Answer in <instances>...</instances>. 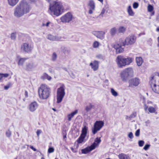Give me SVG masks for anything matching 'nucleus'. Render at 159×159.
<instances>
[{
  "instance_id": "nucleus-26",
  "label": "nucleus",
  "mask_w": 159,
  "mask_h": 159,
  "mask_svg": "<svg viewBox=\"0 0 159 159\" xmlns=\"http://www.w3.org/2000/svg\"><path fill=\"white\" fill-rule=\"evenodd\" d=\"M27 59L25 58H20L18 60V64L19 66H23L25 61Z\"/></svg>"
},
{
  "instance_id": "nucleus-22",
  "label": "nucleus",
  "mask_w": 159,
  "mask_h": 159,
  "mask_svg": "<svg viewBox=\"0 0 159 159\" xmlns=\"http://www.w3.org/2000/svg\"><path fill=\"white\" fill-rule=\"evenodd\" d=\"M78 112V111L77 110H75L74 111L72 112L70 114H69L67 115L68 120L69 121H70L72 118Z\"/></svg>"
},
{
  "instance_id": "nucleus-34",
  "label": "nucleus",
  "mask_w": 159,
  "mask_h": 159,
  "mask_svg": "<svg viewBox=\"0 0 159 159\" xmlns=\"http://www.w3.org/2000/svg\"><path fill=\"white\" fill-rule=\"evenodd\" d=\"M85 138V137L82 136L81 135H80L79 138L77 140V142L78 143H82V142L84 141Z\"/></svg>"
},
{
  "instance_id": "nucleus-3",
  "label": "nucleus",
  "mask_w": 159,
  "mask_h": 159,
  "mask_svg": "<svg viewBox=\"0 0 159 159\" xmlns=\"http://www.w3.org/2000/svg\"><path fill=\"white\" fill-rule=\"evenodd\" d=\"M38 92L39 98L42 100L47 99L50 96L51 89L45 84H42L39 88Z\"/></svg>"
},
{
  "instance_id": "nucleus-38",
  "label": "nucleus",
  "mask_w": 159,
  "mask_h": 159,
  "mask_svg": "<svg viewBox=\"0 0 159 159\" xmlns=\"http://www.w3.org/2000/svg\"><path fill=\"white\" fill-rule=\"evenodd\" d=\"M136 116V112H133L129 116H126V119L130 120L131 118H134Z\"/></svg>"
},
{
  "instance_id": "nucleus-52",
  "label": "nucleus",
  "mask_w": 159,
  "mask_h": 159,
  "mask_svg": "<svg viewBox=\"0 0 159 159\" xmlns=\"http://www.w3.org/2000/svg\"><path fill=\"white\" fill-rule=\"evenodd\" d=\"M128 137L130 139H133L134 137L133 133L132 132L129 133L128 134Z\"/></svg>"
},
{
  "instance_id": "nucleus-47",
  "label": "nucleus",
  "mask_w": 159,
  "mask_h": 159,
  "mask_svg": "<svg viewBox=\"0 0 159 159\" xmlns=\"http://www.w3.org/2000/svg\"><path fill=\"white\" fill-rule=\"evenodd\" d=\"M105 11V9L104 8H103L101 13L99 15L98 17H102L103 16V15L104 14Z\"/></svg>"
},
{
  "instance_id": "nucleus-12",
  "label": "nucleus",
  "mask_w": 159,
  "mask_h": 159,
  "mask_svg": "<svg viewBox=\"0 0 159 159\" xmlns=\"http://www.w3.org/2000/svg\"><path fill=\"white\" fill-rule=\"evenodd\" d=\"M36 66L35 64L32 62L27 63L24 67V69L26 71H31L33 70Z\"/></svg>"
},
{
  "instance_id": "nucleus-11",
  "label": "nucleus",
  "mask_w": 159,
  "mask_h": 159,
  "mask_svg": "<svg viewBox=\"0 0 159 159\" xmlns=\"http://www.w3.org/2000/svg\"><path fill=\"white\" fill-rule=\"evenodd\" d=\"M116 61L118 66L120 68H122L125 66L124 57L121 56H118L116 59Z\"/></svg>"
},
{
  "instance_id": "nucleus-13",
  "label": "nucleus",
  "mask_w": 159,
  "mask_h": 159,
  "mask_svg": "<svg viewBox=\"0 0 159 159\" xmlns=\"http://www.w3.org/2000/svg\"><path fill=\"white\" fill-rule=\"evenodd\" d=\"M92 34L97 38L102 39L104 38L105 33L103 31H94L93 32Z\"/></svg>"
},
{
  "instance_id": "nucleus-55",
  "label": "nucleus",
  "mask_w": 159,
  "mask_h": 159,
  "mask_svg": "<svg viewBox=\"0 0 159 159\" xmlns=\"http://www.w3.org/2000/svg\"><path fill=\"white\" fill-rule=\"evenodd\" d=\"M42 131L41 130L38 129L37 130L36 132V134L38 137H39V136L40 134H41L42 133Z\"/></svg>"
},
{
  "instance_id": "nucleus-50",
  "label": "nucleus",
  "mask_w": 159,
  "mask_h": 159,
  "mask_svg": "<svg viewBox=\"0 0 159 159\" xmlns=\"http://www.w3.org/2000/svg\"><path fill=\"white\" fill-rule=\"evenodd\" d=\"M96 57L99 59H103V57L102 54H98L96 56Z\"/></svg>"
},
{
  "instance_id": "nucleus-31",
  "label": "nucleus",
  "mask_w": 159,
  "mask_h": 159,
  "mask_svg": "<svg viewBox=\"0 0 159 159\" xmlns=\"http://www.w3.org/2000/svg\"><path fill=\"white\" fill-rule=\"evenodd\" d=\"M41 78L42 79L44 80L46 79L48 80H50L52 79L51 77L46 73H44L42 76Z\"/></svg>"
},
{
  "instance_id": "nucleus-61",
  "label": "nucleus",
  "mask_w": 159,
  "mask_h": 159,
  "mask_svg": "<svg viewBox=\"0 0 159 159\" xmlns=\"http://www.w3.org/2000/svg\"><path fill=\"white\" fill-rule=\"evenodd\" d=\"M70 76L73 78H74L75 77V75L73 73H71Z\"/></svg>"
},
{
  "instance_id": "nucleus-15",
  "label": "nucleus",
  "mask_w": 159,
  "mask_h": 159,
  "mask_svg": "<svg viewBox=\"0 0 159 159\" xmlns=\"http://www.w3.org/2000/svg\"><path fill=\"white\" fill-rule=\"evenodd\" d=\"M99 62L96 60H95L93 61L90 63L89 65L91 66L92 69L95 71L97 70L98 68Z\"/></svg>"
},
{
  "instance_id": "nucleus-1",
  "label": "nucleus",
  "mask_w": 159,
  "mask_h": 159,
  "mask_svg": "<svg viewBox=\"0 0 159 159\" xmlns=\"http://www.w3.org/2000/svg\"><path fill=\"white\" fill-rule=\"evenodd\" d=\"M31 9V6L28 3L25 1H22L14 8V15L16 17L20 18L29 13Z\"/></svg>"
},
{
  "instance_id": "nucleus-7",
  "label": "nucleus",
  "mask_w": 159,
  "mask_h": 159,
  "mask_svg": "<svg viewBox=\"0 0 159 159\" xmlns=\"http://www.w3.org/2000/svg\"><path fill=\"white\" fill-rule=\"evenodd\" d=\"M104 124L103 121L101 120L96 121L93 127L92 128V131L93 134H95L98 131L100 130Z\"/></svg>"
},
{
  "instance_id": "nucleus-57",
  "label": "nucleus",
  "mask_w": 159,
  "mask_h": 159,
  "mask_svg": "<svg viewBox=\"0 0 159 159\" xmlns=\"http://www.w3.org/2000/svg\"><path fill=\"white\" fill-rule=\"evenodd\" d=\"M30 148L33 150L34 151H37V149L34 148V147L32 146H30Z\"/></svg>"
},
{
  "instance_id": "nucleus-63",
  "label": "nucleus",
  "mask_w": 159,
  "mask_h": 159,
  "mask_svg": "<svg viewBox=\"0 0 159 159\" xmlns=\"http://www.w3.org/2000/svg\"><path fill=\"white\" fill-rule=\"evenodd\" d=\"M105 82L106 83H108V80H106L105 81Z\"/></svg>"
},
{
  "instance_id": "nucleus-9",
  "label": "nucleus",
  "mask_w": 159,
  "mask_h": 159,
  "mask_svg": "<svg viewBox=\"0 0 159 159\" xmlns=\"http://www.w3.org/2000/svg\"><path fill=\"white\" fill-rule=\"evenodd\" d=\"M73 18V16L70 12H68L62 16L61 20L63 23H68L71 21Z\"/></svg>"
},
{
  "instance_id": "nucleus-64",
  "label": "nucleus",
  "mask_w": 159,
  "mask_h": 159,
  "mask_svg": "<svg viewBox=\"0 0 159 159\" xmlns=\"http://www.w3.org/2000/svg\"><path fill=\"white\" fill-rule=\"evenodd\" d=\"M144 33H140V34H139V36H141V35H144Z\"/></svg>"
},
{
  "instance_id": "nucleus-45",
  "label": "nucleus",
  "mask_w": 159,
  "mask_h": 159,
  "mask_svg": "<svg viewBox=\"0 0 159 159\" xmlns=\"http://www.w3.org/2000/svg\"><path fill=\"white\" fill-rule=\"evenodd\" d=\"M144 143V142L143 140H139L138 142L139 146L140 147L143 146Z\"/></svg>"
},
{
  "instance_id": "nucleus-43",
  "label": "nucleus",
  "mask_w": 159,
  "mask_h": 159,
  "mask_svg": "<svg viewBox=\"0 0 159 159\" xmlns=\"http://www.w3.org/2000/svg\"><path fill=\"white\" fill-rule=\"evenodd\" d=\"M54 149L52 147H49L48 150V153H50L54 152Z\"/></svg>"
},
{
  "instance_id": "nucleus-32",
  "label": "nucleus",
  "mask_w": 159,
  "mask_h": 159,
  "mask_svg": "<svg viewBox=\"0 0 159 159\" xmlns=\"http://www.w3.org/2000/svg\"><path fill=\"white\" fill-rule=\"evenodd\" d=\"M126 30V28L124 26H121L118 29V32L120 33H124Z\"/></svg>"
},
{
  "instance_id": "nucleus-35",
  "label": "nucleus",
  "mask_w": 159,
  "mask_h": 159,
  "mask_svg": "<svg viewBox=\"0 0 159 159\" xmlns=\"http://www.w3.org/2000/svg\"><path fill=\"white\" fill-rule=\"evenodd\" d=\"M111 93L112 95L114 97H116L118 95V93L113 88H111Z\"/></svg>"
},
{
  "instance_id": "nucleus-29",
  "label": "nucleus",
  "mask_w": 159,
  "mask_h": 159,
  "mask_svg": "<svg viewBox=\"0 0 159 159\" xmlns=\"http://www.w3.org/2000/svg\"><path fill=\"white\" fill-rule=\"evenodd\" d=\"M127 11L129 16H133L134 15V13L133 11V10L131 8V7L130 6H128L127 10Z\"/></svg>"
},
{
  "instance_id": "nucleus-20",
  "label": "nucleus",
  "mask_w": 159,
  "mask_h": 159,
  "mask_svg": "<svg viewBox=\"0 0 159 159\" xmlns=\"http://www.w3.org/2000/svg\"><path fill=\"white\" fill-rule=\"evenodd\" d=\"M120 75L122 81H125L129 77L125 70L121 72Z\"/></svg>"
},
{
  "instance_id": "nucleus-53",
  "label": "nucleus",
  "mask_w": 159,
  "mask_h": 159,
  "mask_svg": "<svg viewBox=\"0 0 159 159\" xmlns=\"http://www.w3.org/2000/svg\"><path fill=\"white\" fill-rule=\"evenodd\" d=\"M1 75L2 76V79L3 77H7L9 76V74L7 73L1 74Z\"/></svg>"
},
{
  "instance_id": "nucleus-56",
  "label": "nucleus",
  "mask_w": 159,
  "mask_h": 159,
  "mask_svg": "<svg viewBox=\"0 0 159 159\" xmlns=\"http://www.w3.org/2000/svg\"><path fill=\"white\" fill-rule=\"evenodd\" d=\"M50 23V22H49V21H48V22L46 24H44L43 23V26H46V27H48L49 26V24Z\"/></svg>"
},
{
  "instance_id": "nucleus-21",
  "label": "nucleus",
  "mask_w": 159,
  "mask_h": 159,
  "mask_svg": "<svg viewBox=\"0 0 159 159\" xmlns=\"http://www.w3.org/2000/svg\"><path fill=\"white\" fill-rule=\"evenodd\" d=\"M88 130V127L85 125L84 126V127L82 128L81 133L80 135L86 137L87 135Z\"/></svg>"
},
{
  "instance_id": "nucleus-36",
  "label": "nucleus",
  "mask_w": 159,
  "mask_h": 159,
  "mask_svg": "<svg viewBox=\"0 0 159 159\" xmlns=\"http://www.w3.org/2000/svg\"><path fill=\"white\" fill-rule=\"evenodd\" d=\"M148 110L150 113H154L156 111V107H150L148 108Z\"/></svg>"
},
{
  "instance_id": "nucleus-19",
  "label": "nucleus",
  "mask_w": 159,
  "mask_h": 159,
  "mask_svg": "<svg viewBox=\"0 0 159 159\" xmlns=\"http://www.w3.org/2000/svg\"><path fill=\"white\" fill-rule=\"evenodd\" d=\"M133 59L130 57H124L125 66L129 65L133 61Z\"/></svg>"
},
{
  "instance_id": "nucleus-5",
  "label": "nucleus",
  "mask_w": 159,
  "mask_h": 159,
  "mask_svg": "<svg viewBox=\"0 0 159 159\" xmlns=\"http://www.w3.org/2000/svg\"><path fill=\"white\" fill-rule=\"evenodd\" d=\"M136 39V37L134 35H129L126 37L125 41L122 40L120 45L125 46L132 45L135 42Z\"/></svg>"
},
{
  "instance_id": "nucleus-49",
  "label": "nucleus",
  "mask_w": 159,
  "mask_h": 159,
  "mask_svg": "<svg viewBox=\"0 0 159 159\" xmlns=\"http://www.w3.org/2000/svg\"><path fill=\"white\" fill-rule=\"evenodd\" d=\"M16 38V33H12L11 34V38L12 39L14 40Z\"/></svg>"
},
{
  "instance_id": "nucleus-37",
  "label": "nucleus",
  "mask_w": 159,
  "mask_h": 159,
  "mask_svg": "<svg viewBox=\"0 0 159 159\" xmlns=\"http://www.w3.org/2000/svg\"><path fill=\"white\" fill-rule=\"evenodd\" d=\"M57 54L55 52H53L52 55V57H51V59L53 61H56L57 58Z\"/></svg>"
},
{
  "instance_id": "nucleus-14",
  "label": "nucleus",
  "mask_w": 159,
  "mask_h": 159,
  "mask_svg": "<svg viewBox=\"0 0 159 159\" xmlns=\"http://www.w3.org/2000/svg\"><path fill=\"white\" fill-rule=\"evenodd\" d=\"M38 107V104L36 102H31L29 106V109L30 111L34 112L35 111Z\"/></svg>"
},
{
  "instance_id": "nucleus-28",
  "label": "nucleus",
  "mask_w": 159,
  "mask_h": 159,
  "mask_svg": "<svg viewBox=\"0 0 159 159\" xmlns=\"http://www.w3.org/2000/svg\"><path fill=\"white\" fill-rule=\"evenodd\" d=\"M118 157L120 159H130L128 155L123 153L119 154Z\"/></svg>"
},
{
  "instance_id": "nucleus-62",
  "label": "nucleus",
  "mask_w": 159,
  "mask_h": 159,
  "mask_svg": "<svg viewBox=\"0 0 159 159\" xmlns=\"http://www.w3.org/2000/svg\"><path fill=\"white\" fill-rule=\"evenodd\" d=\"M25 96L26 97H28V92L26 91H25Z\"/></svg>"
},
{
  "instance_id": "nucleus-25",
  "label": "nucleus",
  "mask_w": 159,
  "mask_h": 159,
  "mask_svg": "<svg viewBox=\"0 0 159 159\" xmlns=\"http://www.w3.org/2000/svg\"><path fill=\"white\" fill-rule=\"evenodd\" d=\"M47 38L48 39L52 41H56L58 40H59V38L51 34H48L47 37Z\"/></svg>"
},
{
  "instance_id": "nucleus-27",
  "label": "nucleus",
  "mask_w": 159,
  "mask_h": 159,
  "mask_svg": "<svg viewBox=\"0 0 159 159\" xmlns=\"http://www.w3.org/2000/svg\"><path fill=\"white\" fill-rule=\"evenodd\" d=\"M19 0H8L9 4L12 6H15L18 2Z\"/></svg>"
},
{
  "instance_id": "nucleus-41",
  "label": "nucleus",
  "mask_w": 159,
  "mask_h": 159,
  "mask_svg": "<svg viewBox=\"0 0 159 159\" xmlns=\"http://www.w3.org/2000/svg\"><path fill=\"white\" fill-rule=\"evenodd\" d=\"M99 43L97 41H95L94 42L93 44V46L94 48H98L99 45Z\"/></svg>"
},
{
  "instance_id": "nucleus-60",
  "label": "nucleus",
  "mask_w": 159,
  "mask_h": 159,
  "mask_svg": "<svg viewBox=\"0 0 159 159\" xmlns=\"http://www.w3.org/2000/svg\"><path fill=\"white\" fill-rule=\"evenodd\" d=\"M93 10H92V9H90L89 11V14H92L93 13Z\"/></svg>"
},
{
  "instance_id": "nucleus-6",
  "label": "nucleus",
  "mask_w": 159,
  "mask_h": 159,
  "mask_svg": "<svg viewBox=\"0 0 159 159\" xmlns=\"http://www.w3.org/2000/svg\"><path fill=\"white\" fill-rule=\"evenodd\" d=\"M33 44L28 43H24L21 46V50L24 53H29L31 52L33 48Z\"/></svg>"
},
{
  "instance_id": "nucleus-42",
  "label": "nucleus",
  "mask_w": 159,
  "mask_h": 159,
  "mask_svg": "<svg viewBox=\"0 0 159 159\" xmlns=\"http://www.w3.org/2000/svg\"><path fill=\"white\" fill-rule=\"evenodd\" d=\"M11 131L9 130H8L6 133V136L7 137H10L11 136Z\"/></svg>"
},
{
  "instance_id": "nucleus-23",
  "label": "nucleus",
  "mask_w": 159,
  "mask_h": 159,
  "mask_svg": "<svg viewBox=\"0 0 159 159\" xmlns=\"http://www.w3.org/2000/svg\"><path fill=\"white\" fill-rule=\"evenodd\" d=\"M125 71L129 77H132L133 75V70L132 68H129L125 69Z\"/></svg>"
},
{
  "instance_id": "nucleus-16",
  "label": "nucleus",
  "mask_w": 159,
  "mask_h": 159,
  "mask_svg": "<svg viewBox=\"0 0 159 159\" xmlns=\"http://www.w3.org/2000/svg\"><path fill=\"white\" fill-rule=\"evenodd\" d=\"M119 42V43L118 44V47H116L115 46V48L116 49V52L117 53H120L124 51V48L121 47L123 46L120 45L122 42V39H120Z\"/></svg>"
},
{
  "instance_id": "nucleus-17",
  "label": "nucleus",
  "mask_w": 159,
  "mask_h": 159,
  "mask_svg": "<svg viewBox=\"0 0 159 159\" xmlns=\"http://www.w3.org/2000/svg\"><path fill=\"white\" fill-rule=\"evenodd\" d=\"M93 149H94V148H93L92 146L90 145L89 146L82 149L81 152L82 153L86 154Z\"/></svg>"
},
{
  "instance_id": "nucleus-46",
  "label": "nucleus",
  "mask_w": 159,
  "mask_h": 159,
  "mask_svg": "<svg viewBox=\"0 0 159 159\" xmlns=\"http://www.w3.org/2000/svg\"><path fill=\"white\" fill-rule=\"evenodd\" d=\"M139 6V3L137 2H134L133 4V7L134 8L136 9Z\"/></svg>"
},
{
  "instance_id": "nucleus-39",
  "label": "nucleus",
  "mask_w": 159,
  "mask_h": 159,
  "mask_svg": "<svg viewBox=\"0 0 159 159\" xmlns=\"http://www.w3.org/2000/svg\"><path fill=\"white\" fill-rule=\"evenodd\" d=\"M93 106L91 103H89V106H87L86 107L85 110L87 112L89 111L93 107Z\"/></svg>"
},
{
  "instance_id": "nucleus-10",
  "label": "nucleus",
  "mask_w": 159,
  "mask_h": 159,
  "mask_svg": "<svg viewBox=\"0 0 159 159\" xmlns=\"http://www.w3.org/2000/svg\"><path fill=\"white\" fill-rule=\"evenodd\" d=\"M140 80L138 78H134L130 80L129 82V87H133L138 86L140 83Z\"/></svg>"
},
{
  "instance_id": "nucleus-59",
  "label": "nucleus",
  "mask_w": 159,
  "mask_h": 159,
  "mask_svg": "<svg viewBox=\"0 0 159 159\" xmlns=\"http://www.w3.org/2000/svg\"><path fill=\"white\" fill-rule=\"evenodd\" d=\"M9 87L10 86L9 85H6L4 87V89L5 90H7Z\"/></svg>"
},
{
  "instance_id": "nucleus-33",
  "label": "nucleus",
  "mask_w": 159,
  "mask_h": 159,
  "mask_svg": "<svg viewBox=\"0 0 159 159\" xmlns=\"http://www.w3.org/2000/svg\"><path fill=\"white\" fill-rule=\"evenodd\" d=\"M117 29L115 27H114L111 29L110 30V33L111 35L112 36L115 35Z\"/></svg>"
},
{
  "instance_id": "nucleus-51",
  "label": "nucleus",
  "mask_w": 159,
  "mask_h": 159,
  "mask_svg": "<svg viewBox=\"0 0 159 159\" xmlns=\"http://www.w3.org/2000/svg\"><path fill=\"white\" fill-rule=\"evenodd\" d=\"M140 130L139 129H138L135 132V135L136 137H139L140 135Z\"/></svg>"
},
{
  "instance_id": "nucleus-8",
  "label": "nucleus",
  "mask_w": 159,
  "mask_h": 159,
  "mask_svg": "<svg viewBox=\"0 0 159 159\" xmlns=\"http://www.w3.org/2000/svg\"><path fill=\"white\" fill-rule=\"evenodd\" d=\"M149 84L152 90L155 93L159 94V83L156 84L154 76H152L149 82Z\"/></svg>"
},
{
  "instance_id": "nucleus-24",
  "label": "nucleus",
  "mask_w": 159,
  "mask_h": 159,
  "mask_svg": "<svg viewBox=\"0 0 159 159\" xmlns=\"http://www.w3.org/2000/svg\"><path fill=\"white\" fill-rule=\"evenodd\" d=\"M136 62L138 66H140L142 64L143 61L141 57H137L136 58Z\"/></svg>"
},
{
  "instance_id": "nucleus-40",
  "label": "nucleus",
  "mask_w": 159,
  "mask_h": 159,
  "mask_svg": "<svg viewBox=\"0 0 159 159\" xmlns=\"http://www.w3.org/2000/svg\"><path fill=\"white\" fill-rule=\"evenodd\" d=\"M63 52L65 54H68L70 52V49L67 48H64L63 49Z\"/></svg>"
},
{
  "instance_id": "nucleus-44",
  "label": "nucleus",
  "mask_w": 159,
  "mask_h": 159,
  "mask_svg": "<svg viewBox=\"0 0 159 159\" xmlns=\"http://www.w3.org/2000/svg\"><path fill=\"white\" fill-rule=\"evenodd\" d=\"M148 9L149 12H151L153 11V7L152 5H149L148 6Z\"/></svg>"
},
{
  "instance_id": "nucleus-58",
  "label": "nucleus",
  "mask_w": 159,
  "mask_h": 159,
  "mask_svg": "<svg viewBox=\"0 0 159 159\" xmlns=\"http://www.w3.org/2000/svg\"><path fill=\"white\" fill-rule=\"evenodd\" d=\"M148 108V107L145 104L144 105V109L145 111H146Z\"/></svg>"
},
{
  "instance_id": "nucleus-30",
  "label": "nucleus",
  "mask_w": 159,
  "mask_h": 159,
  "mask_svg": "<svg viewBox=\"0 0 159 159\" xmlns=\"http://www.w3.org/2000/svg\"><path fill=\"white\" fill-rule=\"evenodd\" d=\"M89 5L91 9L94 10L95 8V3L93 0H89Z\"/></svg>"
},
{
  "instance_id": "nucleus-4",
  "label": "nucleus",
  "mask_w": 159,
  "mask_h": 159,
  "mask_svg": "<svg viewBox=\"0 0 159 159\" xmlns=\"http://www.w3.org/2000/svg\"><path fill=\"white\" fill-rule=\"evenodd\" d=\"M65 86L62 84L60 88L57 89V103H60L65 94Z\"/></svg>"
},
{
  "instance_id": "nucleus-2",
  "label": "nucleus",
  "mask_w": 159,
  "mask_h": 159,
  "mask_svg": "<svg viewBox=\"0 0 159 159\" xmlns=\"http://www.w3.org/2000/svg\"><path fill=\"white\" fill-rule=\"evenodd\" d=\"M50 3L49 10L50 13L58 16L61 15L64 12V7L63 3L58 0L50 2L52 0H46Z\"/></svg>"
},
{
  "instance_id": "nucleus-18",
  "label": "nucleus",
  "mask_w": 159,
  "mask_h": 159,
  "mask_svg": "<svg viewBox=\"0 0 159 159\" xmlns=\"http://www.w3.org/2000/svg\"><path fill=\"white\" fill-rule=\"evenodd\" d=\"M101 142L100 138L97 137L95 139L94 141L91 145L94 149H95L96 147L98 146L99 144Z\"/></svg>"
},
{
  "instance_id": "nucleus-54",
  "label": "nucleus",
  "mask_w": 159,
  "mask_h": 159,
  "mask_svg": "<svg viewBox=\"0 0 159 159\" xmlns=\"http://www.w3.org/2000/svg\"><path fill=\"white\" fill-rule=\"evenodd\" d=\"M48 71L49 72L52 74L54 73V69L52 68H49L48 69Z\"/></svg>"
},
{
  "instance_id": "nucleus-48",
  "label": "nucleus",
  "mask_w": 159,
  "mask_h": 159,
  "mask_svg": "<svg viewBox=\"0 0 159 159\" xmlns=\"http://www.w3.org/2000/svg\"><path fill=\"white\" fill-rule=\"evenodd\" d=\"M150 145L149 144H145L143 147V149L145 151L147 150L149 148Z\"/></svg>"
}]
</instances>
